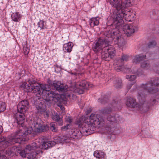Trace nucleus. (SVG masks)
I'll list each match as a JSON object with an SVG mask.
<instances>
[{
	"mask_svg": "<svg viewBox=\"0 0 159 159\" xmlns=\"http://www.w3.org/2000/svg\"><path fill=\"white\" fill-rule=\"evenodd\" d=\"M110 104L111 108L105 107L100 110L101 113L104 115H107L106 116L107 121L106 122L103 118L99 115L92 113L89 116V121L85 123L84 127L80 130L81 134L82 133H88V134H92L95 130L96 127L98 128L104 127L107 130L110 132L109 133H114V124L119 123L122 120V119L118 114H109L111 112V108L115 111L120 109V103L113 100Z\"/></svg>",
	"mask_w": 159,
	"mask_h": 159,
	"instance_id": "f257e3e1",
	"label": "nucleus"
},
{
	"mask_svg": "<svg viewBox=\"0 0 159 159\" xmlns=\"http://www.w3.org/2000/svg\"><path fill=\"white\" fill-rule=\"evenodd\" d=\"M29 124L30 127H26V129H25V130H23L24 128L20 129L19 131L16 133L14 138L6 140L4 142L5 144L4 146L5 147L10 144L20 143L21 141L27 140L26 139H24V137L31 134L32 132H34L36 134L43 132L48 129L49 128L47 125L44 124L40 119L37 118L31 119Z\"/></svg>",
	"mask_w": 159,
	"mask_h": 159,
	"instance_id": "f03ea898",
	"label": "nucleus"
},
{
	"mask_svg": "<svg viewBox=\"0 0 159 159\" xmlns=\"http://www.w3.org/2000/svg\"><path fill=\"white\" fill-rule=\"evenodd\" d=\"M125 11L121 12L120 11H114L112 15L113 22L112 25L114 29L120 30L122 29V30H135L133 28L132 25L124 24L123 18H125V20L128 21H130V20L127 18V14Z\"/></svg>",
	"mask_w": 159,
	"mask_h": 159,
	"instance_id": "7ed1b4c3",
	"label": "nucleus"
},
{
	"mask_svg": "<svg viewBox=\"0 0 159 159\" xmlns=\"http://www.w3.org/2000/svg\"><path fill=\"white\" fill-rule=\"evenodd\" d=\"M144 92V91H140L138 92V99L139 100V103H137L134 99L129 97L127 98V101L126 102V105L130 107L136 108L142 113L147 112L148 110V108L144 102L145 96Z\"/></svg>",
	"mask_w": 159,
	"mask_h": 159,
	"instance_id": "20e7f679",
	"label": "nucleus"
},
{
	"mask_svg": "<svg viewBox=\"0 0 159 159\" xmlns=\"http://www.w3.org/2000/svg\"><path fill=\"white\" fill-rule=\"evenodd\" d=\"M39 147V146L36 143H33L31 144L27 145L25 148L22 151H21L18 148L17 154L19 153L20 156L24 157L28 156L29 159L35 158L38 154L35 150Z\"/></svg>",
	"mask_w": 159,
	"mask_h": 159,
	"instance_id": "39448f33",
	"label": "nucleus"
},
{
	"mask_svg": "<svg viewBox=\"0 0 159 159\" xmlns=\"http://www.w3.org/2000/svg\"><path fill=\"white\" fill-rule=\"evenodd\" d=\"M14 139V138L10 137L5 138L4 137L2 136L0 137V152H1L2 154H3L5 156H6L2 153H5L6 155L12 157L15 155L17 154V151L18 150V148L16 146H14L12 147L8 148H7L8 147H9L12 145L14 144H10V145L6 146H4V145L5 144V142L6 140L7 139Z\"/></svg>",
	"mask_w": 159,
	"mask_h": 159,
	"instance_id": "423d86ee",
	"label": "nucleus"
},
{
	"mask_svg": "<svg viewBox=\"0 0 159 159\" xmlns=\"http://www.w3.org/2000/svg\"><path fill=\"white\" fill-rule=\"evenodd\" d=\"M110 4L113 8L115 9L114 11H125V9L132 5L131 0H110Z\"/></svg>",
	"mask_w": 159,
	"mask_h": 159,
	"instance_id": "0eeeda50",
	"label": "nucleus"
},
{
	"mask_svg": "<svg viewBox=\"0 0 159 159\" xmlns=\"http://www.w3.org/2000/svg\"><path fill=\"white\" fill-rule=\"evenodd\" d=\"M159 79L158 78L155 79H152L151 80L145 84L141 85V87L147 91V92L153 94L159 91Z\"/></svg>",
	"mask_w": 159,
	"mask_h": 159,
	"instance_id": "6e6552de",
	"label": "nucleus"
},
{
	"mask_svg": "<svg viewBox=\"0 0 159 159\" xmlns=\"http://www.w3.org/2000/svg\"><path fill=\"white\" fill-rule=\"evenodd\" d=\"M43 92L42 96V98L47 102L52 101L55 102H57L59 98L58 94L50 91L51 88L48 84L43 86Z\"/></svg>",
	"mask_w": 159,
	"mask_h": 159,
	"instance_id": "1a4fd4ad",
	"label": "nucleus"
},
{
	"mask_svg": "<svg viewBox=\"0 0 159 159\" xmlns=\"http://www.w3.org/2000/svg\"><path fill=\"white\" fill-rule=\"evenodd\" d=\"M146 55L142 54L134 56L133 59V62L136 64L140 63L141 67L144 69L147 70L150 67V64L148 60L143 61L146 59Z\"/></svg>",
	"mask_w": 159,
	"mask_h": 159,
	"instance_id": "9d476101",
	"label": "nucleus"
},
{
	"mask_svg": "<svg viewBox=\"0 0 159 159\" xmlns=\"http://www.w3.org/2000/svg\"><path fill=\"white\" fill-rule=\"evenodd\" d=\"M108 42L105 39L101 38L97 40L93 45L92 49L96 53L102 50H105L106 48L108 46Z\"/></svg>",
	"mask_w": 159,
	"mask_h": 159,
	"instance_id": "9b49d317",
	"label": "nucleus"
},
{
	"mask_svg": "<svg viewBox=\"0 0 159 159\" xmlns=\"http://www.w3.org/2000/svg\"><path fill=\"white\" fill-rule=\"evenodd\" d=\"M116 51L113 46H108L106 47V50L102 53V58L106 61H109L113 58L115 55Z\"/></svg>",
	"mask_w": 159,
	"mask_h": 159,
	"instance_id": "f8f14e48",
	"label": "nucleus"
},
{
	"mask_svg": "<svg viewBox=\"0 0 159 159\" xmlns=\"http://www.w3.org/2000/svg\"><path fill=\"white\" fill-rule=\"evenodd\" d=\"M90 87H91L90 85L85 80H82L74 85L72 91L75 93L81 94L83 93L84 90L87 89Z\"/></svg>",
	"mask_w": 159,
	"mask_h": 159,
	"instance_id": "ddd939ff",
	"label": "nucleus"
},
{
	"mask_svg": "<svg viewBox=\"0 0 159 159\" xmlns=\"http://www.w3.org/2000/svg\"><path fill=\"white\" fill-rule=\"evenodd\" d=\"M120 31H122V33H124L127 37H130L134 33L135 30H116L115 32L113 30H106L104 34L106 37L115 39L116 34L118 33L121 32Z\"/></svg>",
	"mask_w": 159,
	"mask_h": 159,
	"instance_id": "4468645a",
	"label": "nucleus"
},
{
	"mask_svg": "<svg viewBox=\"0 0 159 159\" xmlns=\"http://www.w3.org/2000/svg\"><path fill=\"white\" fill-rule=\"evenodd\" d=\"M36 108L37 110V112L40 114H43L45 118H48L49 116L48 113L46 111L45 108V104L43 100L38 99L35 102Z\"/></svg>",
	"mask_w": 159,
	"mask_h": 159,
	"instance_id": "2eb2a0df",
	"label": "nucleus"
},
{
	"mask_svg": "<svg viewBox=\"0 0 159 159\" xmlns=\"http://www.w3.org/2000/svg\"><path fill=\"white\" fill-rule=\"evenodd\" d=\"M49 83L51 84L52 86L54 87V88L59 92H66L68 90L67 86H64L63 84H61V82L59 81L54 80L52 82L51 81Z\"/></svg>",
	"mask_w": 159,
	"mask_h": 159,
	"instance_id": "dca6fc26",
	"label": "nucleus"
},
{
	"mask_svg": "<svg viewBox=\"0 0 159 159\" xmlns=\"http://www.w3.org/2000/svg\"><path fill=\"white\" fill-rule=\"evenodd\" d=\"M29 103L25 100H23L19 102L17 106V110L21 114H24L29 109Z\"/></svg>",
	"mask_w": 159,
	"mask_h": 159,
	"instance_id": "f3484780",
	"label": "nucleus"
},
{
	"mask_svg": "<svg viewBox=\"0 0 159 159\" xmlns=\"http://www.w3.org/2000/svg\"><path fill=\"white\" fill-rule=\"evenodd\" d=\"M47 84H38L35 83L33 88V92L35 93L37 96H42L43 94V86Z\"/></svg>",
	"mask_w": 159,
	"mask_h": 159,
	"instance_id": "a211bd4d",
	"label": "nucleus"
},
{
	"mask_svg": "<svg viewBox=\"0 0 159 159\" xmlns=\"http://www.w3.org/2000/svg\"><path fill=\"white\" fill-rule=\"evenodd\" d=\"M58 141H44L40 145L39 144L36 143L39 146V147L37 148H41L43 149H47L52 147L55 145Z\"/></svg>",
	"mask_w": 159,
	"mask_h": 159,
	"instance_id": "6ab92c4d",
	"label": "nucleus"
},
{
	"mask_svg": "<svg viewBox=\"0 0 159 159\" xmlns=\"http://www.w3.org/2000/svg\"><path fill=\"white\" fill-rule=\"evenodd\" d=\"M120 31L121 33H118L116 34L115 38L116 40L115 41L119 48H123L126 44V41L123 36L121 35H120V33H122V31Z\"/></svg>",
	"mask_w": 159,
	"mask_h": 159,
	"instance_id": "aec40b11",
	"label": "nucleus"
},
{
	"mask_svg": "<svg viewBox=\"0 0 159 159\" xmlns=\"http://www.w3.org/2000/svg\"><path fill=\"white\" fill-rule=\"evenodd\" d=\"M25 119V116L24 114L20 115L17 113L15 116L14 123H16L17 125L20 126H21L22 128L24 125V123Z\"/></svg>",
	"mask_w": 159,
	"mask_h": 159,
	"instance_id": "412c9836",
	"label": "nucleus"
},
{
	"mask_svg": "<svg viewBox=\"0 0 159 159\" xmlns=\"http://www.w3.org/2000/svg\"><path fill=\"white\" fill-rule=\"evenodd\" d=\"M28 84L24 83L20 86V87L24 89L32 91L34 84L36 83V81L33 79H30L28 80Z\"/></svg>",
	"mask_w": 159,
	"mask_h": 159,
	"instance_id": "4be33fe9",
	"label": "nucleus"
},
{
	"mask_svg": "<svg viewBox=\"0 0 159 159\" xmlns=\"http://www.w3.org/2000/svg\"><path fill=\"white\" fill-rule=\"evenodd\" d=\"M124 62L121 57L116 58L114 61V65L117 66L115 68L117 71H121L122 69Z\"/></svg>",
	"mask_w": 159,
	"mask_h": 159,
	"instance_id": "5701e85b",
	"label": "nucleus"
},
{
	"mask_svg": "<svg viewBox=\"0 0 159 159\" xmlns=\"http://www.w3.org/2000/svg\"><path fill=\"white\" fill-rule=\"evenodd\" d=\"M144 102L149 109V106H152L156 105L159 102V95L158 94L156 95L154 97L151 98L150 100L149 104L148 105L145 101V98L144 99Z\"/></svg>",
	"mask_w": 159,
	"mask_h": 159,
	"instance_id": "b1692460",
	"label": "nucleus"
},
{
	"mask_svg": "<svg viewBox=\"0 0 159 159\" xmlns=\"http://www.w3.org/2000/svg\"><path fill=\"white\" fill-rule=\"evenodd\" d=\"M72 132L71 137L70 138H68V139H67V142H69L70 140L72 138L75 139H77L81 137V131H79L78 130L76 129L75 130H74L73 132L72 131Z\"/></svg>",
	"mask_w": 159,
	"mask_h": 159,
	"instance_id": "393cba45",
	"label": "nucleus"
},
{
	"mask_svg": "<svg viewBox=\"0 0 159 159\" xmlns=\"http://www.w3.org/2000/svg\"><path fill=\"white\" fill-rule=\"evenodd\" d=\"M12 20L15 22H19L21 19L22 16L18 12L13 13L11 16Z\"/></svg>",
	"mask_w": 159,
	"mask_h": 159,
	"instance_id": "a878e982",
	"label": "nucleus"
},
{
	"mask_svg": "<svg viewBox=\"0 0 159 159\" xmlns=\"http://www.w3.org/2000/svg\"><path fill=\"white\" fill-rule=\"evenodd\" d=\"M73 46V43L71 42H69L63 45V50L65 52H70L71 51Z\"/></svg>",
	"mask_w": 159,
	"mask_h": 159,
	"instance_id": "bb28decb",
	"label": "nucleus"
},
{
	"mask_svg": "<svg viewBox=\"0 0 159 159\" xmlns=\"http://www.w3.org/2000/svg\"><path fill=\"white\" fill-rule=\"evenodd\" d=\"M90 25L92 27L98 25L99 23V19L98 17L92 18L89 20Z\"/></svg>",
	"mask_w": 159,
	"mask_h": 159,
	"instance_id": "cd10ccee",
	"label": "nucleus"
},
{
	"mask_svg": "<svg viewBox=\"0 0 159 159\" xmlns=\"http://www.w3.org/2000/svg\"><path fill=\"white\" fill-rule=\"evenodd\" d=\"M52 119L57 122H58L59 126H61L63 124V121L62 119L59 117V115L57 113H54L52 115Z\"/></svg>",
	"mask_w": 159,
	"mask_h": 159,
	"instance_id": "c85d7f7f",
	"label": "nucleus"
},
{
	"mask_svg": "<svg viewBox=\"0 0 159 159\" xmlns=\"http://www.w3.org/2000/svg\"><path fill=\"white\" fill-rule=\"evenodd\" d=\"M22 45L24 54L25 55H27L30 51V45L27 44V42H24L23 43Z\"/></svg>",
	"mask_w": 159,
	"mask_h": 159,
	"instance_id": "c756f323",
	"label": "nucleus"
},
{
	"mask_svg": "<svg viewBox=\"0 0 159 159\" xmlns=\"http://www.w3.org/2000/svg\"><path fill=\"white\" fill-rule=\"evenodd\" d=\"M94 156L98 158H104L105 157V154L104 152L98 151H96L93 153Z\"/></svg>",
	"mask_w": 159,
	"mask_h": 159,
	"instance_id": "7c9ffc66",
	"label": "nucleus"
},
{
	"mask_svg": "<svg viewBox=\"0 0 159 159\" xmlns=\"http://www.w3.org/2000/svg\"><path fill=\"white\" fill-rule=\"evenodd\" d=\"M50 129L53 132H56L57 131L56 124L55 122H52L50 124Z\"/></svg>",
	"mask_w": 159,
	"mask_h": 159,
	"instance_id": "2f4dec72",
	"label": "nucleus"
},
{
	"mask_svg": "<svg viewBox=\"0 0 159 159\" xmlns=\"http://www.w3.org/2000/svg\"><path fill=\"white\" fill-rule=\"evenodd\" d=\"M108 100V97L105 96L102 97L101 98H99L98 101L99 102L104 104L107 102Z\"/></svg>",
	"mask_w": 159,
	"mask_h": 159,
	"instance_id": "473e14b6",
	"label": "nucleus"
},
{
	"mask_svg": "<svg viewBox=\"0 0 159 159\" xmlns=\"http://www.w3.org/2000/svg\"><path fill=\"white\" fill-rule=\"evenodd\" d=\"M114 86L116 88H120L122 86L121 80L119 79L116 80L114 83Z\"/></svg>",
	"mask_w": 159,
	"mask_h": 159,
	"instance_id": "72a5a7b5",
	"label": "nucleus"
},
{
	"mask_svg": "<svg viewBox=\"0 0 159 159\" xmlns=\"http://www.w3.org/2000/svg\"><path fill=\"white\" fill-rule=\"evenodd\" d=\"M45 22L43 20H40L39 22L38 23V27L40 29H45L46 27L44 25Z\"/></svg>",
	"mask_w": 159,
	"mask_h": 159,
	"instance_id": "f704fd0d",
	"label": "nucleus"
},
{
	"mask_svg": "<svg viewBox=\"0 0 159 159\" xmlns=\"http://www.w3.org/2000/svg\"><path fill=\"white\" fill-rule=\"evenodd\" d=\"M6 105L4 102H0V112H3L6 109Z\"/></svg>",
	"mask_w": 159,
	"mask_h": 159,
	"instance_id": "c9c22d12",
	"label": "nucleus"
},
{
	"mask_svg": "<svg viewBox=\"0 0 159 159\" xmlns=\"http://www.w3.org/2000/svg\"><path fill=\"white\" fill-rule=\"evenodd\" d=\"M156 44V42L155 40H152L149 42L148 44V47L149 48H154Z\"/></svg>",
	"mask_w": 159,
	"mask_h": 159,
	"instance_id": "e433bc0d",
	"label": "nucleus"
},
{
	"mask_svg": "<svg viewBox=\"0 0 159 159\" xmlns=\"http://www.w3.org/2000/svg\"><path fill=\"white\" fill-rule=\"evenodd\" d=\"M136 78L135 75H127L126 78L131 81H133Z\"/></svg>",
	"mask_w": 159,
	"mask_h": 159,
	"instance_id": "4c0bfd02",
	"label": "nucleus"
},
{
	"mask_svg": "<svg viewBox=\"0 0 159 159\" xmlns=\"http://www.w3.org/2000/svg\"><path fill=\"white\" fill-rule=\"evenodd\" d=\"M121 58L124 62L125 61H126L128 60L129 57L127 55L123 54L121 57Z\"/></svg>",
	"mask_w": 159,
	"mask_h": 159,
	"instance_id": "58836bf2",
	"label": "nucleus"
},
{
	"mask_svg": "<svg viewBox=\"0 0 159 159\" xmlns=\"http://www.w3.org/2000/svg\"><path fill=\"white\" fill-rule=\"evenodd\" d=\"M156 65L154 67V70L157 73L159 74V63Z\"/></svg>",
	"mask_w": 159,
	"mask_h": 159,
	"instance_id": "ea45409f",
	"label": "nucleus"
},
{
	"mask_svg": "<svg viewBox=\"0 0 159 159\" xmlns=\"http://www.w3.org/2000/svg\"><path fill=\"white\" fill-rule=\"evenodd\" d=\"M82 119V118H80L78 120L76 121V124L79 125V126L81 125L83 122Z\"/></svg>",
	"mask_w": 159,
	"mask_h": 159,
	"instance_id": "a19ab883",
	"label": "nucleus"
},
{
	"mask_svg": "<svg viewBox=\"0 0 159 159\" xmlns=\"http://www.w3.org/2000/svg\"><path fill=\"white\" fill-rule=\"evenodd\" d=\"M66 120L67 122L71 123L72 122V118L70 116H66Z\"/></svg>",
	"mask_w": 159,
	"mask_h": 159,
	"instance_id": "79ce46f5",
	"label": "nucleus"
},
{
	"mask_svg": "<svg viewBox=\"0 0 159 159\" xmlns=\"http://www.w3.org/2000/svg\"><path fill=\"white\" fill-rule=\"evenodd\" d=\"M69 126V124H66V125L62 127L61 128V130L62 131H65L67 130Z\"/></svg>",
	"mask_w": 159,
	"mask_h": 159,
	"instance_id": "37998d69",
	"label": "nucleus"
},
{
	"mask_svg": "<svg viewBox=\"0 0 159 159\" xmlns=\"http://www.w3.org/2000/svg\"><path fill=\"white\" fill-rule=\"evenodd\" d=\"M134 82H133L131 83L128 84L127 86V89L129 90L130 89L132 85L134 84Z\"/></svg>",
	"mask_w": 159,
	"mask_h": 159,
	"instance_id": "c03bdc74",
	"label": "nucleus"
},
{
	"mask_svg": "<svg viewBox=\"0 0 159 159\" xmlns=\"http://www.w3.org/2000/svg\"><path fill=\"white\" fill-rule=\"evenodd\" d=\"M137 74L138 76H140L143 74V72L141 70L139 69L137 72Z\"/></svg>",
	"mask_w": 159,
	"mask_h": 159,
	"instance_id": "a18cd8bd",
	"label": "nucleus"
},
{
	"mask_svg": "<svg viewBox=\"0 0 159 159\" xmlns=\"http://www.w3.org/2000/svg\"><path fill=\"white\" fill-rule=\"evenodd\" d=\"M7 157L0 152V159H6Z\"/></svg>",
	"mask_w": 159,
	"mask_h": 159,
	"instance_id": "49530a36",
	"label": "nucleus"
},
{
	"mask_svg": "<svg viewBox=\"0 0 159 159\" xmlns=\"http://www.w3.org/2000/svg\"><path fill=\"white\" fill-rule=\"evenodd\" d=\"M72 74L76 76H78L79 77L80 75H81V74L82 73H77L76 72H74V73H72Z\"/></svg>",
	"mask_w": 159,
	"mask_h": 159,
	"instance_id": "de8ad7c7",
	"label": "nucleus"
},
{
	"mask_svg": "<svg viewBox=\"0 0 159 159\" xmlns=\"http://www.w3.org/2000/svg\"><path fill=\"white\" fill-rule=\"evenodd\" d=\"M23 126H24V125H23ZM19 126L20 127H21V126ZM21 127V128H20V130H19V131H18V132L19 131H20V129H22V128H24L23 130H25L24 128H23V127H24V126H23V127L22 128V127ZM18 132V131L16 132L15 133V134H14L13 136H11V137H10L14 138V137H15V134H16V132Z\"/></svg>",
	"mask_w": 159,
	"mask_h": 159,
	"instance_id": "09e8293b",
	"label": "nucleus"
},
{
	"mask_svg": "<svg viewBox=\"0 0 159 159\" xmlns=\"http://www.w3.org/2000/svg\"><path fill=\"white\" fill-rule=\"evenodd\" d=\"M2 126L0 125V134L2 132Z\"/></svg>",
	"mask_w": 159,
	"mask_h": 159,
	"instance_id": "8fccbe9b",
	"label": "nucleus"
},
{
	"mask_svg": "<svg viewBox=\"0 0 159 159\" xmlns=\"http://www.w3.org/2000/svg\"><path fill=\"white\" fill-rule=\"evenodd\" d=\"M70 96H71L70 94H68L66 95V96L67 97H70Z\"/></svg>",
	"mask_w": 159,
	"mask_h": 159,
	"instance_id": "3c124183",
	"label": "nucleus"
},
{
	"mask_svg": "<svg viewBox=\"0 0 159 159\" xmlns=\"http://www.w3.org/2000/svg\"><path fill=\"white\" fill-rule=\"evenodd\" d=\"M91 111L90 110H89L87 111V112H88V113H89Z\"/></svg>",
	"mask_w": 159,
	"mask_h": 159,
	"instance_id": "603ef678",
	"label": "nucleus"
}]
</instances>
